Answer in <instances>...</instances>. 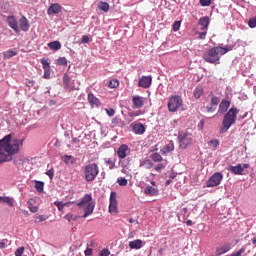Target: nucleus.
<instances>
[{"instance_id":"nucleus-1","label":"nucleus","mask_w":256,"mask_h":256,"mask_svg":"<svg viewBox=\"0 0 256 256\" xmlns=\"http://www.w3.org/2000/svg\"><path fill=\"white\" fill-rule=\"evenodd\" d=\"M23 141L25 139H13L11 140V134L6 135L0 140V164L7 161H11L15 153H19V147H23Z\"/></svg>"},{"instance_id":"nucleus-2","label":"nucleus","mask_w":256,"mask_h":256,"mask_svg":"<svg viewBox=\"0 0 256 256\" xmlns=\"http://www.w3.org/2000/svg\"><path fill=\"white\" fill-rule=\"evenodd\" d=\"M229 51L227 47L216 46L206 51L203 55L206 63H212L213 65H219L221 63L222 55H225Z\"/></svg>"},{"instance_id":"nucleus-3","label":"nucleus","mask_w":256,"mask_h":256,"mask_svg":"<svg viewBox=\"0 0 256 256\" xmlns=\"http://www.w3.org/2000/svg\"><path fill=\"white\" fill-rule=\"evenodd\" d=\"M239 114V109L232 107L229 109V111L224 115L223 121H222V127L220 128V133H227L229 129L233 125H235V122L237 121V115Z\"/></svg>"},{"instance_id":"nucleus-4","label":"nucleus","mask_w":256,"mask_h":256,"mask_svg":"<svg viewBox=\"0 0 256 256\" xmlns=\"http://www.w3.org/2000/svg\"><path fill=\"white\" fill-rule=\"evenodd\" d=\"M77 206L79 209L84 211V215L82 216L84 219L89 217V215H93V211H95V203H93V197L91 194L84 195Z\"/></svg>"},{"instance_id":"nucleus-5","label":"nucleus","mask_w":256,"mask_h":256,"mask_svg":"<svg viewBox=\"0 0 256 256\" xmlns=\"http://www.w3.org/2000/svg\"><path fill=\"white\" fill-rule=\"evenodd\" d=\"M84 179L88 183H92L97 179V175H99V165L97 163H90L83 167Z\"/></svg>"},{"instance_id":"nucleus-6","label":"nucleus","mask_w":256,"mask_h":256,"mask_svg":"<svg viewBox=\"0 0 256 256\" xmlns=\"http://www.w3.org/2000/svg\"><path fill=\"white\" fill-rule=\"evenodd\" d=\"M178 141L181 149H187L193 143V136L189 132H180L178 134Z\"/></svg>"},{"instance_id":"nucleus-7","label":"nucleus","mask_w":256,"mask_h":256,"mask_svg":"<svg viewBox=\"0 0 256 256\" xmlns=\"http://www.w3.org/2000/svg\"><path fill=\"white\" fill-rule=\"evenodd\" d=\"M181 105H183V99L181 98V96H172L168 101V110L171 113H175V111H177V109H179Z\"/></svg>"},{"instance_id":"nucleus-8","label":"nucleus","mask_w":256,"mask_h":256,"mask_svg":"<svg viewBox=\"0 0 256 256\" xmlns=\"http://www.w3.org/2000/svg\"><path fill=\"white\" fill-rule=\"evenodd\" d=\"M223 181V174L221 172H215L206 182L207 187H219Z\"/></svg>"},{"instance_id":"nucleus-9","label":"nucleus","mask_w":256,"mask_h":256,"mask_svg":"<svg viewBox=\"0 0 256 256\" xmlns=\"http://www.w3.org/2000/svg\"><path fill=\"white\" fill-rule=\"evenodd\" d=\"M151 83H153V77H151V76H142L139 79L138 87H142L143 89H149V87H151Z\"/></svg>"},{"instance_id":"nucleus-10","label":"nucleus","mask_w":256,"mask_h":256,"mask_svg":"<svg viewBox=\"0 0 256 256\" xmlns=\"http://www.w3.org/2000/svg\"><path fill=\"white\" fill-rule=\"evenodd\" d=\"M109 213H117V193L115 192H111L110 194Z\"/></svg>"},{"instance_id":"nucleus-11","label":"nucleus","mask_w":256,"mask_h":256,"mask_svg":"<svg viewBox=\"0 0 256 256\" xmlns=\"http://www.w3.org/2000/svg\"><path fill=\"white\" fill-rule=\"evenodd\" d=\"M71 78H69V75L64 74L63 75V85L64 89H67L68 91H79V86L70 85Z\"/></svg>"},{"instance_id":"nucleus-12","label":"nucleus","mask_w":256,"mask_h":256,"mask_svg":"<svg viewBox=\"0 0 256 256\" xmlns=\"http://www.w3.org/2000/svg\"><path fill=\"white\" fill-rule=\"evenodd\" d=\"M7 23L15 33H19L21 30L19 29V22H17V18L15 16H8L7 17Z\"/></svg>"},{"instance_id":"nucleus-13","label":"nucleus","mask_w":256,"mask_h":256,"mask_svg":"<svg viewBox=\"0 0 256 256\" xmlns=\"http://www.w3.org/2000/svg\"><path fill=\"white\" fill-rule=\"evenodd\" d=\"M144 193L148 197H157V195H159V189L157 187H153V186L148 185L144 188Z\"/></svg>"},{"instance_id":"nucleus-14","label":"nucleus","mask_w":256,"mask_h":256,"mask_svg":"<svg viewBox=\"0 0 256 256\" xmlns=\"http://www.w3.org/2000/svg\"><path fill=\"white\" fill-rule=\"evenodd\" d=\"M88 102L91 107H101V100H99V98H96L95 94L93 93L88 94Z\"/></svg>"},{"instance_id":"nucleus-15","label":"nucleus","mask_w":256,"mask_h":256,"mask_svg":"<svg viewBox=\"0 0 256 256\" xmlns=\"http://www.w3.org/2000/svg\"><path fill=\"white\" fill-rule=\"evenodd\" d=\"M62 9H63V7L61 5H59L58 3H54L48 8L47 14L48 15H57V13H61Z\"/></svg>"},{"instance_id":"nucleus-16","label":"nucleus","mask_w":256,"mask_h":256,"mask_svg":"<svg viewBox=\"0 0 256 256\" xmlns=\"http://www.w3.org/2000/svg\"><path fill=\"white\" fill-rule=\"evenodd\" d=\"M128 151H129V146H127L126 144H122L117 150V155L119 159H125V157H127Z\"/></svg>"},{"instance_id":"nucleus-17","label":"nucleus","mask_w":256,"mask_h":256,"mask_svg":"<svg viewBox=\"0 0 256 256\" xmlns=\"http://www.w3.org/2000/svg\"><path fill=\"white\" fill-rule=\"evenodd\" d=\"M160 151L162 155H167V153H171V151H175V144L173 143V141H170Z\"/></svg>"},{"instance_id":"nucleus-18","label":"nucleus","mask_w":256,"mask_h":256,"mask_svg":"<svg viewBox=\"0 0 256 256\" xmlns=\"http://www.w3.org/2000/svg\"><path fill=\"white\" fill-rule=\"evenodd\" d=\"M231 250V245L226 244L216 248V256L225 255V253Z\"/></svg>"},{"instance_id":"nucleus-19","label":"nucleus","mask_w":256,"mask_h":256,"mask_svg":"<svg viewBox=\"0 0 256 256\" xmlns=\"http://www.w3.org/2000/svg\"><path fill=\"white\" fill-rule=\"evenodd\" d=\"M228 171L233 173L234 175H243V165L238 164L236 166H230Z\"/></svg>"},{"instance_id":"nucleus-20","label":"nucleus","mask_w":256,"mask_h":256,"mask_svg":"<svg viewBox=\"0 0 256 256\" xmlns=\"http://www.w3.org/2000/svg\"><path fill=\"white\" fill-rule=\"evenodd\" d=\"M132 129L137 135H143L145 133V126L141 123L132 124Z\"/></svg>"},{"instance_id":"nucleus-21","label":"nucleus","mask_w":256,"mask_h":256,"mask_svg":"<svg viewBox=\"0 0 256 256\" xmlns=\"http://www.w3.org/2000/svg\"><path fill=\"white\" fill-rule=\"evenodd\" d=\"M132 103L134 105V109H141V107H143V105H145V102H143V98H141L139 96H134L132 98Z\"/></svg>"},{"instance_id":"nucleus-22","label":"nucleus","mask_w":256,"mask_h":256,"mask_svg":"<svg viewBox=\"0 0 256 256\" xmlns=\"http://www.w3.org/2000/svg\"><path fill=\"white\" fill-rule=\"evenodd\" d=\"M229 107H231V102H229L228 100H222L219 105L218 113H226Z\"/></svg>"},{"instance_id":"nucleus-23","label":"nucleus","mask_w":256,"mask_h":256,"mask_svg":"<svg viewBox=\"0 0 256 256\" xmlns=\"http://www.w3.org/2000/svg\"><path fill=\"white\" fill-rule=\"evenodd\" d=\"M129 247L130 249H136L139 250L143 247V240L141 239H136L134 241L129 242Z\"/></svg>"},{"instance_id":"nucleus-24","label":"nucleus","mask_w":256,"mask_h":256,"mask_svg":"<svg viewBox=\"0 0 256 256\" xmlns=\"http://www.w3.org/2000/svg\"><path fill=\"white\" fill-rule=\"evenodd\" d=\"M20 23V29L22 31H29V20H27V18L25 16H22L19 20Z\"/></svg>"},{"instance_id":"nucleus-25","label":"nucleus","mask_w":256,"mask_h":256,"mask_svg":"<svg viewBox=\"0 0 256 256\" xmlns=\"http://www.w3.org/2000/svg\"><path fill=\"white\" fill-rule=\"evenodd\" d=\"M198 25H201L202 31H207V29H209V18L207 16L200 18Z\"/></svg>"},{"instance_id":"nucleus-26","label":"nucleus","mask_w":256,"mask_h":256,"mask_svg":"<svg viewBox=\"0 0 256 256\" xmlns=\"http://www.w3.org/2000/svg\"><path fill=\"white\" fill-rule=\"evenodd\" d=\"M62 161H64L66 165H75V163H77V159L71 155H64Z\"/></svg>"},{"instance_id":"nucleus-27","label":"nucleus","mask_w":256,"mask_h":256,"mask_svg":"<svg viewBox=\"0 0 256 256\" xmlns=\"http://www.w3.org/2000/svg\"><path fill=\"white\" fill-rule=\"evenodd\" d=\"M0 203H5L8 207H15V204H13V198L9 196H0Z\"/></svg>"},{"instance_id":"nucleus-28","label":"nucleus","mask_w":256,"mask_h":256,"mask_svg":"<svg viewBox=\"0 0 256 256\" xmlns=\"http://www.w3.org/2000/svg\"><path fill=\"white\" fill-rule=\"evenodd\" d=\"M48 47L52 51H59V49H61V42H59V41L50 42V43H48Z\"/></svg>"},{"instance_id":"nucleus-29","label":"nucleus","mask_w":256,"mask_h":256,"mask_svg":"<svg viewBox=\"0 0 256 256\" xmlns=\"http://www.w3.org/2000/svg\"><path fill=\"white\" fill-rule=\"evenodd\" d=\"M98 9H100V11H104V13L109 12V9H110L109 3L100 1L98 3Z\"/></svg>"},{"instance_id":"nucleus-30","label":"nucleus","mask_w":256,"mask_h":256,"mask_svg":"<svg viewBox=\"0 0 256 256\" xmlns=\"http://www.w3.org/2000/svg\"><path fill=\"white\" fill-rule=\"evenodd\" d=\"M203 93H204L203 87L198 86L194 89L193 95L195 99H201V96L203 95Z\"/></svg>"},{"instance_id":"nucleus-31","label":"nucleus","mask_w":256,"mask_h":256,"mask_svg":"<svg viewBox=\"0 0 256 256\" xmlns=\"http://www.w3.org/2000/svg\"><path fill=\"white\" fill-rule=\"evenodd\" d=\"M45 188V183L42 181H36L35 182V189L38 191V193H43V189Z\"/></svg>"},{"instance_id":"nucleus-32","label":"nucleus","mask_w":256,"mask_h":256,"mask_svg":"<svg viewBox=\"0 0 256 256\" xmlns=\"http://www.w3.org/2000/svg\"><path fill=\"white\" fill-rule=\"evenodd\" d=\"M54 205L57 207L58 211H63L65 209V207H67V205H69V203H63L61 201H55Z\"/></svg>"},{"instance_id":"nucleus-33","label":"nucleus","mask_w":256,"mask_h":256,"mask_svg":"<svg viewBox=\"0 0 256 256\" xmlns=\"http://www.w3.org/2000/svg\"><path fill=\"white\" fill-rule=\"evenodd\" d=\"M108 87L110 89H117V87H119V80L117 79H112L108 82Z\"/></svg>"},{"instance_id":"nucleus-34","label":"nucleus","mask_w":256,"mask_h":256,"mask_svg":"<svg viewBox=\"0 0 256 256\" xmlns=\"http://www.w3.org/2000/svg\"><path fill=\"white\" fill-rule=\"evenodd\" d=\"M151 159H152V161H154L155 163H159V162L163 161V157H162L161 154H159V153H153V154L151 155Z\"/></svg>"},{"instance_id":"nucleus-35","label":"nucleus","mask_w":256,"mask_h":256,"mask_svg":"<svg viewBox=\"0 0 256 256\" xmlns=\"http://www.w3.org/2000/svg\"><path fill=\"white\" fill-rule=\"evenodd\" d=\"M80 216H74L73 214L71 213H68L64 216V219H66V221H77V219H79Z\"/></svg>"},{"instance_id":"nucleus-36","label":"nucleus","mask_w":256,"mask_h":256,"mask_svg":"<svg viewBox=\"0 0 256 256\" xmlns=\"http://www.w3.org/2000/svg\"><path fill=\"white\" fill-rule=\"evenodd\" d=\"M15 55H17V52L13 51V50H8L4 53V57L6 59H11V57H15Z\"/></svg>"},{"instance_id":"nucleus-37","label":"nucleus","mask_w":256,"mask_h":256,"mask_svg":"<svg viewBox=\"0 0 256 256\" xmlns=\"http://www.w3.org/2000/svg\"><path fill=\"white\" fill-rule=\"evenodd\" d=\"M49 217L47 215H39L35 219V223H43V221H47Z\"/></svg>"},{"instance_id":"nucleus-38","label":"nucleus","mask_w":256,"mask_h":256,"mask_svg":"<svg viewBox=\"0 0 256 256\" xmlns=\"http://www.w3.org/2000/svg\"><path fill=\"white\" fill-rule=\"evenodd\" d=\"M41 63H42L43 69H51L48 59L42 58Z\"/></svg>"},{"instance_id":"nucleus-39","label":"nucleus","mask_w":256,"mask_h":256,"mask_svg":"<svg viewBox=\"0 0 256 256\" xmlns=\"http://www.w3.org/2000/svg\"><path fill=\"white\" fill-rule=\"evenodd\" d=\"M210 105L217 107L219 105V97L217 96H212Z\"/></svg>"},{"instance_id":"nucleus-40","label":"nucleus","mask_w":256,"mask_h":256,"mask_svg":"<svg viewBox=\"0 0 256 256\" xmlns=\"http://www.w3.org/2000/svg\"><path fill=\"white\" fill-rule=\"evenodd\" d=\"M248 25L251 29H255L256 27V17H252L249 19Z\"/></svg>"},{"instance_id":"nucleus-41","label":"nucleus","mask_w":256,"mask_h":256,"mask_svg":"<svg viewBox=\"0 0 256 256\" xmlns=\"http://www.w3.org/2000/svg\"><path fill=\"white\" fill-rule=\"evenodd\" d=\"M117 183L118 185H120V187H125L127 185V179L121 177L117 179Z\"/></svg>"},{"instance_id":"nucleus-42","label":"nucleus","mask_w":256,"mask_h":256,"mask_svg":"<svg viewBox=\"0 0 256 256\" xmlns=\"http://www.w3.org/2000/svg\"><path fill=\"white\" fill-rule=\"evenodd\" d=\"M208 145H210V147H214V149H217V147H219V140L217 139H214V140H211Z\"/></svg>"},{"instance_id":"nucleus-43","label":"nucleus","mask_w":256,"mask_h":256,"mask_svg":"<svg viewBox=\"0 0 256 256\" xmlns=\"http://www.w3.org/2000/svg\"><path fill=\"white\" fill-rule=\"evenodd\" d=\"M23 253H25V247L22 246L15 251V256H23Z\"/></svg>"},{"instance_id":"nucleus-44","label":"nucleus","mask_w":256,"mask_h":256,"mask_svg":"<svg viewBox=\"0 0 256 256\" xmlns=\"http://www.w3.org/2000/svg\"><path fill=\"white\" fill-rule=\"evenodd\" d=\"M181 29V21H175L173 24V31L177 32Z\"/></svg>"},{"instance_id":"nucleus-45","label":"nucleus","mask_w":256,"mask_h":256,"mask_svg":"<svg viewBox=\"0 0 256 256\" xmlns=\"http://www.w3.org/2000/svg\"><path fill=\"white\" fill-rule=\"evenodd\" d=\"M199 3L202 7H209V5H211V0H200Z\"/></svg>"},{"instance_id":"nucleus-46","label":"nucleus","mask_w":256,"mask_h":256,"mask_svg":"<svg viewBox=\"0 0 256 256\" xmlns=\"http://www.w3.org/2000/svg\"><path fill=\"white\" fill-rule=\"evenodd\" d=\"M57 64H58V65H67V58H65V57H60V58L57 60Z\"/></svg>"},{"instance_id":"nucleus-47","label":"nucleus","mask_w":256,"mask_h":256,"mask_svg":"<svg viewBox=\"0 0 256 256\" xmlns=\"http://www.w3.org/2000/svg\"><path fill=\"white\" fill-rule=\"evenodd\" d=\"M51 75V68H44V79H49Z\"/></svg>"},{"instance_id":"nucleus-48","label":"nucleus","mask_w":256,"mask_h":256,"mask_svg":"<svg viewBox=\"0 0 256 256\" xmlns=\"http://www.w3.org/2000/svg\"><path fill=\"white\" fill-rule=\"evenodd\" d=\"M106 165L109 167V169H115V162H113L111 159L106 161Z\"/></svg>"},{"instance_id":"nucleus-49","label":"nucleus","mask_w":256,"mask_h":256,"mask_svg":"<svg viewBox=\"0 0 256 256\" xmlns=\"http://www.w3.org/2000/svg\"><path fill=\"white\" fill-rule=\"evenodd\" d=\"M46 175L49 176V179H53V177L55 176V170L53 168H51L50 170H48L46 172Z\"/></svg>"},{"instance_id":"nucleus-50","label":"nucleus","mask_w":256,"mask_h":256,"mask_svg":"<svg viewBox=\"0 0 256 256\" xmlns=\"http://www.w3.org/2000/svg\"><path fill=\"white\" fill-rule=\"evenodd\" d=\"M217 107L213 106L210 104V106H206V111L207 113H213L214 111H216Z\"/></svg>"},{"instance_id":"nucleus-51","label":"nucleus","mask_w":256,"mask_h":256,"mask_svg":"<svg viewBox=\"0 0 256 256\" xmlns=\"http://www.w3.org/2000/svg\"><path fill=\"white\" fill-rule=\"evenodd\" d=\"M111 255V252L109 251V249L105 248L100 252V256H109Z\"/></svg>"},{"instance_id":"nucleus-52","label":"nucleus","mask_w":256,"mask_h":256,"mask_svg":"<svg viewBox=\"0 0 256 256\" xmlns=\"http://www.w3.org/2000/svg\"><path fill=\"white\" fill-rule=\"evenodd\" d=\"M106 113L109 117H113V115H115V110L113 108L106 109Z\"/></svg>"},{"instance_id":"nucleus-53","label":"nucleus","mask_w":256,"mask_h":256,"mask_svg":"<svg viewBox=\"0 0 256 256\" xmlns=\"http://www.w3.org/2000/svg\"><path fill=\"white\" fill-rule=\"evenodd\" d=\"M84 255H86V256L93 255V249L92 248H86V250L84 251Z\"/></svg>"},{"instance_id":"nucleus-54","label":"nucleus","mask_w":256,"mask_h":256,"mask_svg":"<svg viewBox=\"0 0 256 256\" xmlns=\"http://www.w3.org/2000/svg\"><path fill=\"white\" fill-rule=\"evenodd\" d=\"M28 209L31 213H37V211H39V207L37 206H29Z\"/></svg>"},{"instance_id":"nucleus-55","label":"nucleus","mask_w":256,"mask_h":256,"mask_svg":"<svg viewBox=\"0 0 256 256\" xmlns=\"http://www.w3.org/2000/svg\"><path fill=\"white\" fill-rule=\"evenodd\" d=\"M139 115H141V110L130 113V117H139Z\"/></svg>"},{"instance_id":"nucleus-56","label":"nucleus","mask_w":256,"mask_h":256,"mask_svg":"<svg viewBox=\"0 0 256 256\" xmlns=\"http://www.w3.org/2000/svg\"><path fill=\"white\" fill-rule=\"evenodd\" d=\"M205 37H207V30L199 33V39H205Z\"/></svg>"},{"instance_id":"nucleus-57","label":"nucleus","mask_w":256,"mask_h":256,"mask_svg":"<svg viewBox=\"0 0 256 256\" xmlns=\"http://www.w3.org/2000/svg\"><path fill=\"white\" fill-rule=\"evenodd\" d=\"M72 143L74 145H79V143H81V140L79 138H77V137H74V138H72Z\"/></svg>"},{"instance_id":"nucleus-58","label":"nucleus","mask_w":256,"mask_h":256,"mask_svg":"<svg viewBox=\"0 0 256 256\" xmlns=\"http://www.w3.org/2000/svg\"><path fill=\"white\" fill-rule=\"evenodd\" d=\"M89 41H90L89 36L87 35L82 36V43H89Z\"/></svg>"},{"instance_id":"nucleus-59","label":"nucleus","mask_w":256,"mask_h":256,"mask_svg":"<svg viewBox=\"0 0 256 256\" xmlns=\"http://www.w3.org/2000/svg\"><path fill=\"white\" fill-rule=\"evenodd\" d=\"M161 169H165V165H163V164H158V165L155 167V171H161Z\"/></svg>"},{"instance_id":"nucleus-60","label":"nucleus","mask_w":256,"mask_h":256,"mask_svg":"<svg viewBox=\"0 0 256 256\" xmlns=\"http://www.w3.org/2000/svg\"><path fill=\"white\" fill-rule=\"evenodd\" d=\"M35 203V199L31 198L28 200L29 207H33V204Z\"/></svg>"},{"instance_id":"nucleus-61","label":"nucleus","mask_w":256,"mask_h":256,"mask_svg":"<svg viewBox=\"0 0 256 256\" xmlns=\"http://www.w3.org/2000/svg\"><path fill=\"white\" fill-rule=\"evenodd\" d=\"M129 223H136V225H139V221H137L133 218L129 219Z\"/></svg>"},{"instance_id":"nucleus-62","label":"nucleus","mask_w":256,"mask_h":256,"mask_svg":"<svg viewBox=\"0 0 256 256\" xmlns=\"http://www.w3.org/2000/svg\"><path fill=\"white\" fill-rule=\"evenodd\" d=\"M186 225H187L188 227H191V225H193V221L187 220V221H186Z\"/></svg>"},{"instance_id":"nucleus-63","label":"nucleus","mask_w":256,"mask_h":256,"mask_svg":"<svg viewBox=\"0 0 256 256\" xmlns=\"http://www.w3.org/2000/svg\"><path fill=\"white\" fill-rule=\"evenodd\" d=\"M250 165L249 164H243L242 168L243 171H245V169H249Z\"/></svg>"},{"instance_id":"nucleus-64","label":"nucleus","mask_w":256,"mask_h":256,"mask_svg":"<svg viewBox=\"0 0 256 256\" xmlns=\"http://www.w3.org/2000/svg\"><path fill=\"white\" fill-rule=\"evenodd\" d=\"M5 242H0V249H5Z\"/></svg>"}]
</instances>
